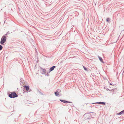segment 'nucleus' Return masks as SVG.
I'll return each mask as SVG.
<instances>
[{"mask_svg":"<svg viewBox=\"0 0 124 124\" xmlns=\"http://www.w3.org/2000/svg\"><path fill=\"white\" fill-rule=\"evenodd\" d=\"M6 36L7 37V34L4 35L1 38L0 42V44L3 45L6 40Z\"/></svg>","mask_w":124,"mask_h":124,"instance_id":"obj_1","label":"nucleus"},{"mask_svg":"<svg viewBox=\"0 0 124 124\" xmlns=\"http://www.w3.org/2000/svg\"><path fill=\"white\" fill-rule=\"evenodd\" d=\"M18 95L16 94L15 92H11V94L9 95V96L10 98H13L16 97Z\"/></svg>","mask_w":124,"mask_h":124,"instance_id":"obj_2","label":"nucleus"},{"mask_svg":"<svg viewBox=\"0 0 124 124\" xmlns=\"http://www.w3.org/2000/svg\"><path fill=\"white\" fill-rule=\"evenodd\" d=\"M84 116H85V119H90L91 118V115L89 113L85 114L84 115Z\"/></svg>","mask_w":124,"mask_h":124,"instance_id":"obj_3","label":"nucleus"},{"mask_svg":"<svg viewBox=\"0 0 124 124\" xmlns=\"http://www.w3.org/2000/svg\"><path fill=\"white\" fill-rule=\"evenodd\" d=\"M23 87L25 89V90L27 91H28L29 90V91L30 92L31 90L30 89H29V86H28L25 85L23 86Z\"/></svg>","mask_w":124,"mask_h":124,"instance_id":"obj_4","label":"nucleus"},{"mask_svg":"<svg viewBox=\"0 0 124 124\" xmlns=\"http://www.w3.org/2000/svg\"><path fill=\"white\" fill-rule=\"evenodd\" d=\"M102 104V105H105L106 104L105 103V102H95V103H92V104Z\"/></svg>","mask_w":124,"mask_h":124,"instance_id":"obj_5","label":"nucleus"},{"mask_svg":"<svg viewBox=\"0 0 124 124\" xmlns=\"http://www.w3.org/2000/svg\"><path fill=\"white\" fill-rule=\"evenodd\" d=\"M61 91L60 90H57L55 92L54 94L56 96H58L59 94V92H60Z\"/></svg>","mask_w":124,"mask_h":124,"instance_id":"obj_6","label":"nucleus"},{"mask_svg":"<svg viewBox=\"0 0 124 124\" xmlns=\"http://www.w3.org/2000/svg\"><path fill=\"white\" fill-rule=\"evenodd\" d=\"M55 66H53L51 67L50 69V71H49L50 72L52 71H53L54 69L55 68Z\"/></svg>","mask_w":124,"mask_h":124,"instance_id":"obj_7","label":"nucleus"},{"mask_svg":"<svg viewBox=\"0 0 124 124\" xmlns=\"http://www.w3.org/2000/svg\"><path fill=\"white\" fill-rule=\"evenodd\" d=\"M123 114H124V110L121 111L119 113H117V114L118 115H120Z\"/></svg>","mask_w":124,"mask_h":124,"instance_id":"obj_8","label":"nucleus"},{"mask_svg":"<svg viewBox=\"0 0 124 124\" xmlns=\"http://www.w3.org/2000/svg\"><path fill=\"white\" fill-rule=\"evenodd\" d=\"M99 58L100 60V61L102 62L103 63H104V62H103V60L102 58L100 57L99 56L98 57Z\"/></svg>","mask_w":124,"mask_h":124,"instance_id":"obj_9","label":"nucleus"},{"mask_svg":"<svg viewBox=\"0 0 124 124\" xmlns=\"http://www.w3.org/2000/svg\"><path fill=\"white\" fill-rule=\"evenodd\" d=\"M46 72V70L45 69L42 70V74H45Z\"/></svg>","mask_w":124,"mask_h":124,"instance_id":"obj_10","label":"nucleus"},{"mask_svg":"<svg viewBox=\"0 0 124 124\" xmlns=\"http://www.w3.org/2000/svg\"><path fill=\"white\" fill-rule=\"evenodd\" d=\"M20 80V84H23V79H21Z\"/></svg>","mask_w":124,"mask_h":124,"instance_id":"obj_11","label":"nucleus"},{"mask_svg":"<svg viewBox=\"0 0 124 124\" xmlns=\"http://www.w3.org/2000/svg\"><path fill=\"white\" fill-rule=\"evenodd\" d=\"M70 102L69 101H68L64 100V103H70Z\"/></svg>","mask_w":124,"mask_h":124,"instance_id":"obj_12","label":"nucleus"},{"mask_svg":"<svg viewBox=\"0 0 124 124\" xmlns=\"http://www.w3.org/2000/svg\"><path fill=\"white\" fill-rule=\"evenodd\" d=\"M3 48L2 46L1 45H0V51Z\"/></svg>","mask_w":124,"mask_h":124,"instance_id":"obj_13","label":"nucleus"},{"mask_svg":"<svg viewBox=\"0 0 124 124\" xmlns=\"http://www.w3.org/2000/svg\"><path fill=\"white\" fill-rule=\"evenodd\" d=\"M83 68H84V69L85 70H86V71H87V69L84 66H83Z\"/></svg>","mask_w":124,"mask_h":124,"instance_id":"obj_14","label":"nucleus"},{"mask_svg":"<svg viewBox=\"0 0 124 124\" xmlns=\"http://www.w3.org/2000/svg\"><path fill=\"white\" fill-rule=\"evenodd\" d=\"M60 101H61V102H63V103H64V100H60Z\"/></svg>","mask_w":124,"mask_h":124,"instance_id":"obj_15","label":"nucleus"},{"mask_svg":"<svg viewBox=\"0 0 124 124\" xmlns=\"http://www.w3.org/2000/svg\"><path fill=\"white\" fill-rule=\"evenodd\" d=\"M106 21L107 22H108L109 21V18H107L106 19Z\"/></svg>","mask_w":124,"mask_h":124,"instance_id":"obj_16","label":"nucleus"},{"mask_svg":"<svg viewBox=\"0 0 124 124\" xmlns=\"http://www.w3.org/2000/svg\"><path fill=\"white\" fill-rule=\"evenodd\" d=\"M69 105H70L71 106H73V104L71 103V104H70Z\"/></svg>","mask_w":124,"mask_h":124,"instance_id":"obj_17","label":"nucleus"},{"mask_svg":"<svg viewBox=\"0 0 124 124\" xmlns=\"http://www.w3.org/2000/svg\"><path fill=\"white\" fill-rule=\"evenodd\" d=\"M39 93H40V94H41V95H42L43 94V93H41V92H40L39 91Z\"/></svg>","mask_w":124,"mask_h":124,"instance_id":"obj_18","label":"nucleus"},{"mask_svg":"<svg viewBox=\"0 0 124 124\" xmlns=\"http://www.w3.org/2000/svg\"><path fill=\"white\" fill-rule=\"evenodd\" d=\"M46 75L47 76H49V74L47 73Z\"/></svg>","mask_w":124,"mask_h":124,"instance_id":"obj_19","label":"nucleus"},{"mask_svg":"<svg viewBox=\"0 0 124 124\" xmlns=\"http://www.w3.org/2000/svg\"><path fill=\"white\" fill-rule=\"evenodd\" d=\"M106 90L108 91L109 90V89L108 88H107L106 89Z\"/></svg>","mask_w":124,"mask_h":124,"instance_id":"obj_20","label":"nucleus"},{"mask_svg":"<svg viewBox=\"0 0 124 124\" xmlns=\"http://www.w3.org/2000/svg\"><path fill=\"white\" fill-rule=\"evenodd\" d=\"M110 85H113L111 83H110Z\"/></svg>","mask_w":124,"mask_h":124,"instance_id":"obj_21","label":"nucleus"},{"mask_svg":"<svg viewBox=\"0 0 124 124\" xmlns=\"http://www.w3.org/2000/svg\"><path fill=\"white\" fill-rule=\"evenodd\" d=\"M19 117H20V116H21V115L20 114V115H19Z\"/></svg>","mask_w":124,"mask_h":124,"instance_id":"obj_22","label":"nucleus"},{"mask_svg":"<svg viewBox=\"0 0 124 124\" xmlns=\"http://www.w3.org/2000/svg\"><path fill=\"white\" fill-rule=\"evenodd\" d=\"M19 117H20V116H21V115L20 114V115H19Z\"/></svg>","mask_w":124,"mask_h":124,"instance_id":"obj_23","label":"nucleus"}]
</instances>
